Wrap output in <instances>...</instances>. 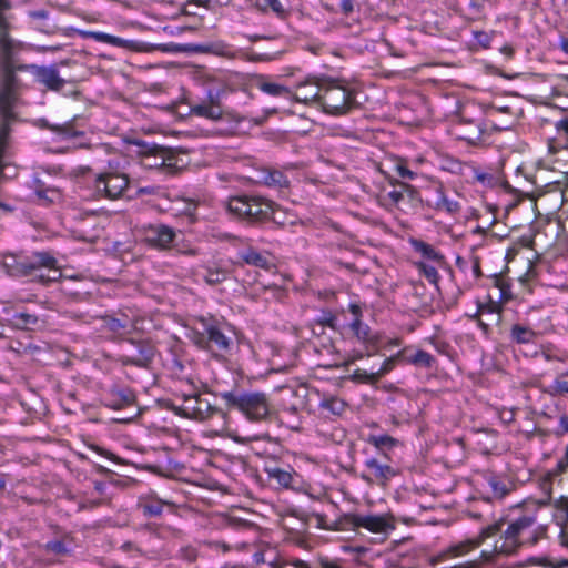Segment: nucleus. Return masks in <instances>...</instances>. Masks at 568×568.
I'll list each match as a JSON object with an SVG mask.
<instances>
[{
	"label": "nucleus",
	"instance_id": "33",
	"mask_svg": "<svg viewBox=\"0 0 568 568\" xmlns=\"http://www.w3.org/2000/svg\"><path fill=\"white\" fill-rule=\"evenodd\" d=\"M417 267L430 283L437 282L439 275L435 266L426 262H419L417 263Z\"/></svg>",
	"mask_w": 568,
	"mask_h": 568
},
{
	"label": "nucleus",
	"instance_id": "45",
	"mask_svg": "<svg viewBox=\"0 0 568 568\" xmlns=\"http://www.w3.org/2000/svg\"><path fill=\"white\" fill-rule=\"evenodd\" d=\"M266 6L275 13L283 14L284 7L280 0H264Z\"/></svg>",
	"mask_w": 568,
	"mask_h": 568
},
{
	"label": "nucleus",
	"instance_id": "55",
	"mask_svg": "<svg viewBox=\"0 0 568 568\" xmlns=\"http://www.w3.org/2000/svg\"><path fill=\"white\" fill-rule=\"evenodd\" d=\"M541 489L545 491L546 496L548 498H550V483H549V480L542 481Z\"/></svg>",
	"mask_w": 568,
	"mask_h": 568
},
{
	"label": "nucleus",
	"instance_id": "7",
	"mask_svg": "<svg viewBox=\"0 0 568 568\" xmlns=\"http://www.w3.org/2000/svg\"><path fill=\"white\" fill-rule=\"evenodd\" d=\"M173 409L178 415L185 418L203 420L207 418L213 410L212 405L206 398L192 394L176 398L173 403Z\"/></svg>",
	"mask_w": 568,
	"mask_h": 568
},
{
	"label": "nucleus",
	"instance_id": "58",
	"mask_svg": "<svg viewBox=\"0 0 568 568\" xmlns=\"http://www.w3.org/2000/svg\"><path fill=\"white\" fill-rule=\"evenodd\" d=\"M217 547H221L223 549V551H227L229 550V546L224 542H217L216 544Z\"/></svg>",
	"mask_w": 568,
	"mask_h": 568
},
{
	"label": "nucleus",
	"instance_id": "11",
	"mask_svg": "<svg viewBox=\"0 0 568 568\" xmlns=\"http://www.w3.org/2000/svg\"><path fill=\"white\" fill-rule=\"evenodd\" d=\"M141 165L149 170H165L174 166L171 152L158 145L143 144L139 151Z\"/></svg>",
	"mask_w": 568,
	"mask_h": 568
},
{
	"label": "nucleus",
	"instance_id": "22",
	"mask_svg": "<svg viewBox=\"0 0 568 568\" xmlns=\"http://www.w3.org/2000/svg\"><path fill=\"white\" fill-rule=\"evenodd\" d=\"M268 220H272L274 223L284 227L294 226L297 223V216L294 213L283 209L275 203L273 204L272 215H270Z\"/></svg>",
	"mask_w": 568,
	"mask_h": 568
},
{
	"label": "nucleus",
	"instance_id": "51",
	"mask_svg": "<svg viewBox=\"0 0 568 568\" xmlns=\"http://www.w3.org/2000/svg\"><path fill=\"white\" fill-rule=\"evenodd\" d=\"M320 564L323 568H343L338 561L328 558H321Z\"/></svg>",
	"mask_w": 568,
	"mask_h": 568
},
{
	"label": "nucleus",
	"instance_id": "20",
	"mask_svg": "<svg viewBox=\"0 0 568 568\" xmlns=\"http://www.w3.org/2000/svg\"><path fill=\"white\" fill-rule=\"evenodd\" d=\"M351 310L355 318L351 323V328L357 339L364 344L371 342L369 327L359 320V307L357 305H351Z\"/></svg>",
	"mask_w": 568,
	"mask_h": 568
},
{
	"label": "nucleus",
	"instance_id": "36",
	"mask_svg": "<svg viewBox=\"0 0 568 568\" xmlns=\"http://www.w3.org/2000/svg\"><path fill=\"white\" fill-rule=\"evenodd\" d=\"M44 548H45L47 551L53 552L55 555H67V554H69V549L67 548L64 542L61 541V540L48 541L44 545Z\"/></svg>",
	"mask_w": 568,
	"mask_h": 568
},
{
	"label": "nucleus",
	"instance_id": "15",
	"mask_svg": "<svg viewBox=\"0 0 568 568\" xmlns=\"http://www.w3.org/2000/svg\"><path fill=\"white\" fill-rule=\"evenodd\" d=\"M364 466L367 470V475H363V479L366 481H377L379 484H386L397 475L394 467L388 464L381 463L377 458L371 457L364 462Z\"/></svg>",
	"mask_w": 568,
	"mask_h": 568
},
{
	"label": "nucleus",
	"instance_id": "44",
	"mask_svg": "<svg viewBox=\"0 0 568 568\" xmlns=\"http://www.w3.org/2000/svg\"><path fill=\"white\" fill-rule=\"evenodd\" d=\"M524 566H541V567H545V568H552L549 565L547 558H545V557H538V558L537 557H530V558H528L525 561Z\"/></svg>",
	"mask_w": 568,
	"mask_h": 568
},
{
	"label": "nucleus",
	"instance_id": "12",
	"mask_svg": "<svg viewBox=\"0 0 568 568\" xmlns=\"http://www.w3.org/2000/svg\"><path fill=\"white\" fill-rule=\"evenodd\" d=\"M428 190L434 196L429 202V206L432 209L440 213H446L450 216H455L460 213L462 205L459 201L449 196L443 183L436 182L432 184Z\"/></svg>",
	"mask_w": 568,
	"mask_h": 568
},
{
	"label": "nucleus",
	"instance_id": "31",
	"mask_svg": "<svg viewBox=\"0 0 568 568\" xmlns=\"http://www.w3.org/2000/svg\"><path fill=\"white\" fill-rule=\"evenodd\" d=\"M320 407L333 415H341L345 409V403L337 397H329L322 399Z\"/></svg>",
	"mask_w": 568,
	"mask_h": 568
},
{
	"label": "nucleus",
	"instance_id": "8",
	"mask_svg": "<svg viewBox=\"0 0 568 568\" xmlns=\"http://www.w3.org/2000/svg\"><path fill=\"white\" fill-rule=\"evenodd\" d=\"M499 530V525H490L484 528L477 537L468 538L449 546L445 551L438 555V558L439 560H446L465 556L469 551L478 548L484 542V540L495 536Z\"/></svg>",
	"mask_w": 568,
	"mask_h": 568
},
{
	"label": "nucleus",
	"instance_id": "24",
	"mask_svg": "<svg viewBox=\"0 0 568 568\" xmlns=\"http://www.w3.org/2000/svg\"><path fill=\"white\" fill-rule=\"evenodd\" d=\"M367 442L372 444L376 449L381 450L385 457H387V454L384 453V449H393L400 444L397 438L386 434L369 435Z\"/></svg>",
	"mask_w": 568,
	"mask_h": 568
},
{
	"label": "nucleus",
	"instance_id": "60",
	"mask_svg": "<svg viewBox=\"0 0 568 568\" xmlns=\"http://www.w3.org/2000/svg\"><path fill=\"white\" fill-rule=\"evenodd\" d=\"M485 310H486V307H485V306H479V307H478L477 313H481V312H484Z\"/></svg>",
	"mask_w": 568,
	"mask_h": 568
},
{
	"label": "nucleus",
	"instance_id": "39",
	"mask_svg": "<svg viewBox=\"0 0 568 568\" xmlns=\"http://www.w3.org/2000/svg\"><path fill=\"white\" fill-rule=\"evenodd\" d=\"M442 169L458 174L463 170V163L456 159H445L442 162Z\"/></svg>",
	"mask_w": 568,
	"mask_h": 568
},
{
	"label": "nucleus",
	"instance_id": "61",
	"mask_svg": "<svg viewBox=\"0 0 568 568\" xmlns=\"http://www.w3.org/2000/svg\"><path fill=\"white\" fill-rule=\"evenodd\" d=\"M37 17H44V13L43 12H39L36 14Z\"/></svg>",
	"mask_w": 568,
	"mask_h": 568
},
{
	"label": "nucleus",
	"instance_id": "26",
	"mask_svg": "<svg viewBox=\"0 0 568 568\" xmlns=\"http://www.w3.org/2000/svg\"><path fill=\"white\" fill-rule=\"evenodd\" d=\"M13 324L18 328L33 329V328L40 327L42 324V321H40L33 314L21 312V313H16L13 315Z\"/></svg>",
	"mask_w": 568,
	"mask_h": 568
},
{
	"label": "nucleus",
	"instance_id": "27",
	"mask_svg": "<svg viewBox=\"0 0 568 568\" xmlns=\"http://www.w3.org/2000/svg\"><path fill=\"white\" fill-rule=\"evenodd\" d=\"M510 336L518 344H528L534 342L536 334L531 328L516 324L511 327Z\"/></svg>",
	"mask_w": 568,
	"mask_h": 568
},
{
	"label": "nucleus",
	"instance_id": "6",
	"mask_svg": "<svg viewBox=\"0 0 568 568\" xmlns=\"http://www.w3.org/2000/svg\"><path fill=\"white\" fill-rule=\"evenodd\" d=\"M224 397L233 408L239 409L251 420H260L268 414V402L263 393H227Z\"/></svg>",
	"mask_w": 568,
	"mask_h": 568
},
{
	"label": "nucleus",
	"instance_id": "35",
	"mask_svg": "<svg viewBox=\"0 0 568 568\" xmlns=\"http://www.w3.org/2000/svg\"><path fill=\"white\" fill-rule=\"evenodd\" d=\"M187 337L200 348H206L207 347V335L205 334V331L197 332L195 329H191L187 333Z\"/></svg>",
	"mask_w": 568,
	"mask_h": 568
},
{
	"label": "nucleus",
	"instance_id": "3",
	"mask_svg": "<svg viewBox=\"0 0 568 568\" xmlns=\"http://www.w3.org/2000/svg\"><path fill=\"white\" fill-rule=\"evenodd\" d=\"M355 102L353 89L344 81H333L322 88L320 105L323 111L333 115L346 113Z\"/></svg>",
	"mask_w": 568,
	"mask_h": 568
},
{
	"label": "nucleus",
	"instance_id": "32",
	"mask_svg": "<svg viewBox=\"0 0 568 568\" xmlns=\"http://www.w3.org/2000/svg\"><path fill=\"white\" fill-rule=\"evenodd\" d=\"M474 178L478 183L487 187H493L499 183V178L496 174L477 169L474 171Z\"/></svg>",
	"mask_w": 568,
	"mask_h": 568
},
{
	"label": "nucleus",
	"instance_id": "42",
	"mask_svg": "<svg viewBox=\"0 0 568 568\" xmlns=\"http://www.w3.org/2000/svg\"><path fill=\"white\" fill-rule=\"evenodd\" d=\"M395 171L397 172V174L403 178V179H407V180H414L416 178V173L413 172L412 170H409L406 164L404 162H398L396 163L395 165Z\"/></svg>",
	"mask_w": 568,
	"mask_h": 568
},
{
	"label": "nucleus",
	"instance_id": "19",
	"mask_svg": "<svg viewBox=\"0 0 568 568\" xmlns=\"http://www.w3.org/2000/svg\"><path fill=\"white\" fill-rule=\"evenodd\" d=\"M240 256L245 263L263 270H271L273 266V262L268 255L260 253L253 247L243 250Z\"/></svg>",
	"mask_w": 568,
	"mask_h": 568
},
{
	"label": "nucleus",
	"instance_id": "59",
	"mask_svg": "<svg viewBox=\"0 0 568 568\" xmlns=\"http://www.w3.org/2000/svg\"><path fill=\"white\" fill-rule=\"evenodd\" d=\"M39 197H47V194L42 191H37Z\"/></svg>",
	"mask_w": 568,
	"mask_h": 568
},
{
	"label": "nucleus",
	"instance_id": "4",
	"mask_svg": "<svg viewBox=\"0 0 568 568\" xmlns=\"http://www.w3.org/2000/svg\"><path fill=\"white\" fill-rule=\"evenodd\" d=\"M129 186V176L119 171L118 165L109 162L104 172L94 176L92 181L95 197L118 199Z\"/></svg>",
	"mask_w": 568,
	"mask_h": 568
},
{
	"label": "nucleus",
	"instance_id": "38",
	"mask_svg": "<svg viewBox=\"0 0 568 568\" xmlns=\"http://www.w3.org/2000/svg\"><path fill=\"white\" fill-rule=\"evenodd\" d=\"M352 379L358 381V382H363V383H367V384H372V383L376 382L374 372L373 371L372 372H367V371H364V369H356L353 373V375H352Z\"/></svg>",
	"mask_w": 568,
	"mask_h": 568
},
{
	"label": "nucleus",
	"instance_id": "1",
	"mask_svg": "<svg viewBox=\"0 0 568 568\" xmlns=\"http://www.w3.org/2000/svg\"><path fill=\"white\" fill-rule=\"evenodd\" d=\"M539 504L527 500L511 508L508 515V526L494 546L480 552L484 561H493L496 556L511 555L519 546L535 544L545 534V528L537 521Z\"/></svg>",
	"mask_w": 568,
	"mask_h": 568
},
{
	"label": "nucleus",
	"instance_id": "47",
	"mask_svg": "<svg viewBox=\"0 0 568 568\" xmlns=\"http://www.w3.org/2000/svg\"><path fill=\"white\" fill-rule=\"evenodd\" d=\"M403 193L396 190L388 192L386 195V199L389 200L393 205H397L403 200Z\"/></svg>",
	"mask_w": 568,
	"mask_h": 568
},
{
	"label": "nucleus",
	"instance_id": "16",
	"mask_svg": "<svg viewBox=\"0 0 568 568\" xmlns=\"http://www.w3.org/2000/svg\"><path fill=\"white\" fill-rule=\"evenodd\" d=\"M58 140L67 142L68 145L74 148H83L88 145V139L83 130H79L73 123H65L54 129Z\"/></svg>",
	"mask_w": 568,
	"mask_h": 568
},
{
	"label": "nucleus",
	"instance_id": "9",
	"mask_svg": "<svg viewBox=\"0 0 568 568\" xmlns=\"http://www.w3.org/2000/svg\"><path fill=\"white\" fill-rule=\"evenodd\" d=\"M139 236L153 248L166 250L173 243L176 233L165 224H149L139 230Z\"/></svg>",
	"mask_w": 568,
	"mask_h": 568
},
{
	"label": "nucleus",
	"instance_id": "5",
	"mask_svg": "<svg viewBox=\"0 0 568 568\" xmlns=\"http://www.w3.org/2000/svg\"><path fill=\"white\" fill-rule=\"evenodd\" d=\"M274 202L260 196H234L226 204L227 211L237 217L255 221L268 220Z\"/></svg>",
	"mask_w": 568,
	"mask_h": 568
},
{
	"label": "nucleus",
	"instance_id": "10",
	"mask_svg": "<svg viewBox=\"0 0 568 568\" xmlns=\"http://www.w3.org/2000/svg\"><path fill=\"white\" fill-rule=\"evenodd\" d=\"M353 525L373 534L388 535L396 528L395 519L390 514H357L353 517Z\"/></svg>",
	"mask_w": 568,
	"mask_h": 568
},
{
	"label": "nucleus",
	"instance_id": "23",
	"mask_svg": "<svg viewBox=\"0 0 568 568\" xmlns=\"http://www.w3.org/2000/svg\"><path fill=\"white\" fill-rule=\"evenodd\" d=\"M256 88L263 93L272 97H284L286 99H291L292 97L291 89L276 82L261 80L256 83Z\"/></svg>",
	"mask_w": 568,
	"mask_h": 568
},
{
	"label": "nucleus",
	"instance_id": "53",
	"mask_svg": "<svg viewBox=\"0 0 568 568\" xmlns=\"http://www.w3.org/2000/svg\"><path fill=\"white\" fill-rule=\"evenodd\" d=\"M341 7L343 12L349 13L353 11V1L352 0H342Z\"/></svg>",
	"mask_w": 568,
	"mask_h": 568
},
{
	"label": "nucleus",
	"instance_id": "29",
	"mask_svg": "<svg viewBox=\"0 0 568 568\" xmlns=\"http://www.w3.org/2000/svg\"><path fill=\"white\" fill-rule=\"evenodd\" d=\"M406 361L412 365L428 368L434 364L435 358L429 353L418 349L410 356L406 357Z\"/></svg>",
	"mask_w": 568,
	"mask_h": 568
},
{
	"label": "nucleus",
	"instance_id": "43",
	"mask_svg": "<svg viewBox=\"0 0 568 568\" xmlns=\"http://www.w3.org/2000/svg\"><path fill=\"white\" fill-rule=\"evenodd\" d=\"M558 537L560 539L561 545L568 548V509L566 513V520L562 525H560Z\"/></svg>",
	"mask_w": 568,
	"mask_h": 568
},
{
	"label": "nucleus",
	"instance_id": "41",
	"mask_svg": "<svg viewBox=\"0 0 568 568\" xmlns=\"http://www.w3.org/2000/svg\"><path fill=\"white\" fill-rule=\"evenodd\" d=\"M489 486L491 488L493 495L496 498H503L508 494V487L506 484L491 479L489 481Z\"/></svg>",
	"mask_w": 568,
	"mask_h": 568
},
{
	"label": "nucleus",
	"instance_id": "57",
	"mask_svg": "<svg viewBox=\"0 0 568 568\" xmlns=\"http://www.w3.org/2000/svg\"><path fill=\"white\" fill-rule=\"evenodd\" d=\"M474 273H475V276L478 277L480 275V268H479V265L478 264H475L474 265Z\"/></svg>",
	"mask_w": 568,
	"mask_h": 568
},
{
	"label": "nucleus",
	"instance_id": "54",
	"mask_svg": "<svg viewBox=\"0 0 568 568\" xmlns=\"http://www.w3.org/2000/svg\"><path fill=\"white\" fill-rule=\"evenodd\" d=\"M155 187L154 186H145V187H141L139 189V193L140 194H153L155 192Z\"/></svg>",
	"mask_w": 568,
	"mask_h": 568
},
{
	"label": "nucleus",
	"instance_id": "52",
	"mask_svg": "<svg viewBox=\"0 0 568 568\" xmlns=\"http://www.w3.org/2000/svg\"><path fill=\"white\" fill-rule=\"evenodd\" d=\"M568 467V444L565 450V455L558 462V468L562 471Z\"/></svg>",
	"mask_w": 568,
	"mask_h": 568
},
{
	"label": "nucleus",
	"instance_id": "28",
	"mask_svg": "<svg viewBox=\"0 0 568 568\" xmlns=\"http://www.w3.org/2000/svg\"><path fill=\"white\" fill-rule=\"evenodd\" d=\"M263 182L271 187L284 189L288 186L287 178L277 170L267 171L263 176Z\"/></svg>",
	"mask_w": 568,
	"mask_h": 568
},
{
	"label": "nucleus",
	"instance_id": "37",
	"mask_svg": "<svg viewBox=\"0 0 568 568\" xmlns=\"http://www.w3.org/2000/svg\"><path fill=\"white\" fill-rule=\"evenodd\" d=\"M126 325L116 318H106L104 321V328L114 334H122Z\"/></svg>",
	"mask_w": 568,
	"mask_h": 568
},
{
	"label": "nucleus",
	"instance_id": "48",
	"mask_svg": "<svg viewBox=\"0 0 568 568\" xmlns=\"http://www.w3.org/2000/svg\"><path fill=\"white\" fill-rule=\"evenodd\" d=\"M511 298V292L509 286L501 285L499 288V301L501 303H507Z\"/></svg>",
	"mask_w": 568,
	"mask_h": 568
},
{
	"label": "nucleus",
	"instance_id": "17",
	"mask_svg": "<svg viewBox=\"0 0 568 568\" xmlns=\"http://www.w3.org/2000/svg\"><path fill=\"white\" fill-rule=\"evenodd\" d=\"M37 80L51 90H59L64 81L54 67H32Z\"/></svg>",
	"mask_w": 568,
	"mask_h": 568
},
{
	"label": "nucleus",
	"instance_id": "30",
	"mask_svg": "<svg viewBox=\"0 0 568 568\" xmlns=\"http://www.w3.org/2000/svg\"><path fill=\"white\" fill-rule=\"evenodd\" d=\"M82 36L84 38H92L98 42L108 43L116 47L123 43V40L121 38L101 31H84L82 32Z\"/></svg>",
	"mask_w": 568,
	"mask_h": 568
},
{
	"label": "nucleus",
	"instance_id": "34",
	"mask_svg": "<svg viewBox=\"0 0 568 568\" xmlns=\"http://www.w3.org/2000/svg\"><path fill=\"white\" fill-rule=\"evenodd\" d=\"M203 277L207 284L213 285V284H217V283H221L222 281H224L226 277V274H225V272H223L221 270L209 268V270H206V273L204 274Z\"/></svg>",
	"mask_w": 568,
	"mask_h": 568
},
{
	"label": "nucleus",
	"instance_id": "21",
	"mask_svg": "<svg viewBox=\"0 0 568 568\" xmlns=\"http://www.w3.org/2000/svg\"><path fill=\"white\" fill-rule=\"evenodd\" d=\"M267 478L275 481L281 488H290L293 484L294 474L291 470L280 467H266Z\"/></svg>",
	"mask_w": 568,
	"mask_h": 568
},
{
	"label": "nucleus",
	"instance_id": "56",
	"mask_svg": "<svg viewBox=\"0 0 568 568\" xmlns=\"http://www.w3.org/2000/svg\"><path fill=\"white\" fill-rule=\"evenodd\" d=\"M363 358V353L358 352V353H353V355L351 356V361L354 362V361H357V359H361Z\"/></svg>",
	"mask_w": 568,
	"mask_h": 568
},
{
	"label": "nucleus",
	"instance_id": "25",
	"mask_svg": "<svg viewBox=\"0 0 568 568\" xmlns=\"http://www.w3.org/2000/svg\"><path fill=\"white\" fill-rule=\"evenodd\" d=\"M548 394L551 396L568 395V369L559 373L555 379L548 385Z\"/></svg>",
	"mask_w": 568,
	"mask_h": 568
},
{
	"label": "nucleus",
	"instance_id": "46",
	"mask_svg": "<svg viewBox=\"0 0 568 568\" xmlns=\"http://www.w3.org/2000/svg\"><path fill=\"white\" fill-rule=\"evenodd\" d=\"M144 513L150 516H159L162 513V505L160 504H148L144 506Z\"/></svg>",
	"mask_w": 568,
	"mask_h": 568
},
{
	"label": "nucleus",
	"instance_id": "14",
	"mask_svg": "<svg viewBox=\"0 0 568 568\" xmlns=\"http://www.w3.org/2000/svg\"><path fill=\"white\" fill-rule=\"evenodd\" d=\"M322 94V87L315 79H306L303 82H300L295 90L292 91V97L290 100H295L296 102H301L304 104H315L320 105Z\"/></svg>",
	"mask_w": 568,
	"mask_h": 568
},
{
	"label": "nucleus",
	"instance_id": "2",
	"mask_svg": "<svg viewBox=\"0 0 568 568\" xmlns=\"http://www.w3.org/2000/svg\"><path fill=\"white\" fill-rule=\"evenodd\" d=\"M14 264L6 262L12 275H29L37 272L41 282H54L61 277V271L57 260L48 252H33L30 256L20 257L18 261L12 257Z\"/></svg>",
	"mask_w": 568,
	"mask_h": 568
},
{
	"label": "nucleus",
	"instance_id": "49",
	"mask_svg": "<svg viewBox=\"0 0 568 568\" xmlns=\"http://www.w3.org/2000/svg\"><path fill=\"white\" fill-rule=\"evenodd\" d=\"M558 434H568V415H561L559 417Z\"/></svg>",
	"mask_w": 568,
	"mask_h": 568
},
{
	"label": "nucleus",
	"instance_id": "40",
	"mask_svg": "<svg viewBox=\"0 0 568 568\" xmlns=\"http://www.w3.org/2000/svg\"><path fill=\"white\" fill-rule=\"evenodd\" d=\"M395 358L396 356H392V357H388L387 359H385L383 362V364L381 365V367L376 371H373L374 372V375H375V378H376V382L385 374L389 373L393 368H394V363H395Z\"/></svg>",
	"mask_w": 568,
	"mask_h": 568
},
{
	"label": "nucleus",
	"instance_id": "13",
	"mask_svg": "<svg viewBox=\"0 0 568 568\" xmlns=\"http://www.w3.org/2000/svg\"><path fill=\"white\" fill-rule=\"evenodd\" d=\"M200 324L207 335V345L212 344L221 353H227L232 348L233 339L222 326L204 317L200 318Z\"/></svg>",
	"mask_w": 568,
	"mask_h": 568
},
{
	"label": "nucleus",
	"instance_id": "50",
	"mask_svg": "<svg viewBox=\"0 0 568 568\" xmlns=\"http://www.w3.org/2000/svg\"><path fill=\"white\" fill-rule=\"evenodd\" d=\"M557 131L568 138V118H564L556 123Z\"/></svg>",
	"mask_w": 568,
	"mask_h": 568
},
{
	"label": "nucleus",
	"instance_id": "18",
	"mask_svg": "<svg viewBox=\"0 0 568 568\" xmlns=\"http://www.w3.org/2000/svg\"><path fill=\"white\" fill-rule=\"evenodd\" d=\"M409 244L424 260L434 263H440L443 261V255L433 245L414 237L409 239Z\"/></svg>",
	"mask_w": 568,
	"mask_h": 568
}]
</instances>
